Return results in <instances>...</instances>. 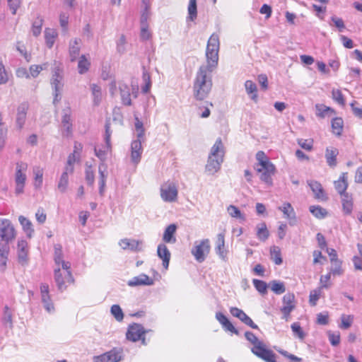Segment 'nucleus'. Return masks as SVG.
<instances>
[{
  "mask_svg": "<svg viewBox=\"0 0 362 362\" xmlns=\"http://www.w3.org/2000/svg\"><path fill=\"white\" fill-rule=\"evenodd\" d=\"M218 36L216 34H212L206 46V64L199 67L194 81L193 95L198 100L207 98L211 92L213 86L211 74L218 65Z\"/></svg>",
  "mask_w": 362,
  "mask_h": 362,
  "instance_id": "f257e3e1",
  "label": "nucleus"
},
{
  "mask_svg": "<svg viewBox=\"0 0 362 362\" xmlns=\"http://www.w3.org/2000/svg\"><path fill=\"white\" fill-rule=\"evenodd\" d=\"M225 156L224 146L221 138L216 140L211 148L205 166L206 172L209 175H214L221 169Z\"/></svg>",
  "mask_w": 362,
  "mask_h": 362,
  "instance_id": "f03ea898",
  "label": "nucleus"
},
{
  "mask_svg": "<svg viewBox=\"0 0 362 362\" xmlns=\"http://www.w3.org/2000/svg\"><path fill=\"white\" fill-rule=\"evenodd\" d=\"M51 85L54 91L53 103L55 105L61 100V93L64 87L63 69L61 64L56 61L52 71Z\"/></svg>",
  "mask_w": 362,
  "mask_h": 362,
  "instance_id": "7ed1b4c3",
  "label": "nucleus"
},
{
  "mask_svg": "<svg viewBox=\"0 0 362 362\" xmlns=\"http://www.w3.org/2000/svg\"><path fill=\"white\" fill-rule=\"evenodd\" d=\"M136 131L137 139L133 140L131 144V161L135 165H136L141 161V155L143 153L142 142H144L145 140L144 128Z\"/></svg>",
  "mask_w": 362,
  "mask_h": 362,
  "instance_id": "20e7f679",
  "label": "nucleus"
},
{
  "mask_svg": "<svg viewBox=\"0 0 362 362\" xmlns=\"http://www.w3.org/2000/svg\"><path fill=\"white\" fill-rule=\"evenodd\" d=\"M16 237V232L11 222L8 219L0 220V245L9 246Z\"/></svg>",
  "mask_w": 362,
  "mask_h": 362,
  "instance_id": "39448f33",
  "label": "nucleus"
},
{
  "mask_svg": "<svg viewBox=\"0 0 362 362\" xmlns=\"http://www.w3.org/2000/svg\"><path fill=\"white\" fill-rule=\"evenodd\" d=\"M60 264L62 265V269L56 268L54 269V281L57 284V288H64V282L60 279L62 277V275L64 276L66 282H74V279L70 270V262L62 260V262H60Z\"/></svg>",
  "mask_w": 362,
  "mask_h": 362,
  "instance_id": "423d86ee",
  "label": "nucleus"
},
{
  "mask_svg": "<svg viewBox=\"0 0 362 362\" xmlns=\"http://www.w3.org/2000/svg\"><path fill=\"white\" fill-rule=\"evenodd\" d=\"M160 197L165 202H174L177 199V187L173 182L167 181L160 188Z\"/></svg>",
  "mask_w": 362,
  "mask_h": 362,
  "instance_id": "0eeeda50",
  "label": "nucleus"
},
{
  "mask_svg": "<svg viewBox=\"0 0 362 362\" xmlns=\"http://www.w3.org/2000/svg\"><path fill=\"white\" fill-rule=\"evenodd\" d=\"M210 243L209 239H204L200 242H195L192 249V254L199 262H203L210 252Z\"/></svg>",
  "mask_w": 362,
  "mask_h": 362,
  "instance_id": "6e6552de",
  "label": "nucleus"
},
{
  "mask_svg": "<svg viewBox=\"0 0 362 362\" xmlns=\"http://www.w3.org/2000/svg\"><path fill=\"white\" fill-rule=\"evenodd\" d=\"M28 168V165L23 162L16 163L15 182H16V193L17 194L23 192L25 182L26 180L25 171Z\"/></svg>",
  "mask_w": 362,
  "mask_h": 362,
  "instance_id": "1a4fd4ad",
  "label": "nucleus"
},
{
  "mask_svg": "<svg viewBox=\"0 0 362 362\" xmlns=\"http://www.w3.org/2000/svg\"><path fill=\"white\" fill-rule=\"evenodd\" d=\"M146 330L141 325L134 323L129 326L126 336L128 340L137 341L141 340L143 344H146L144 334Z\"/></svg>",
  "mask_w": 362,
  "mask_h": 362,
  "instance_id": "9d476101",
  "label": "nucleus"
},
{
  "mask_svg": "<svg viewBox=\"0 0 362 362\" xmlns=\"http://www.w3.org/2000/svg\"><path fill=\"white\" fill-rule=\"evenodd\" d=\"M251 351L255 355L266 362H276V354L272 350L267 349L263 342L259 344V346H253Z\"/></svg>",
  "mask_w": 362,
  "mask_h": 362,
  "instance_id": "9b49d317",
  "label": "nucleus"
},
{
  "mask_svg": "<svg viewBox=\"0 0 362 362\" xmlns=\"http://www.w3.org/2000/svg\"><path fill=\"white\" fill-rule=\"evenodd\" d=\"M122 350L120 349L114 348L112 350L95 356L94 362H119L122 359Z\"/></svg>",
  "mask_w": 362,
  "mask_h": 362,
  "instance_id": "f8f14e48",
  "label": "nucleus"
},
{
  "mask_svg": "<svg viewBox=\"0 0 362 362\" xmlns=\"http://www.w3.org/2000/svg\"><path fill=\"white\" fill-rule=\"evenodd\" d=\"M256 170L258 173H261L260 179L262 181L271 184L272 183V175L275 173V166L270 162H266L264 165L256 166Z\"/></svg>",
  "mask_w": 362,
  "mask_h": 362,
  "instance_id": "ddd939ff",
  "label": "nucleus"
},
{
  "mask_svg": "<svg viewBox=\"0 0 362 362\" xmlns=\"http://www.w3.org/2000/svg\"><path fill=\"white\" fill-rule=\"evenodd\" d=\"M295 296L293 293H288L285 294L283 297V303L284 305L281 308V312L283 313L284 317L286 320H288V317L290 315V313L295 308L294 305Z\"/></svg>",
  "mask_w": 362,
  "mask_h": 362,
  "instance_id": "4468645a",
  "label": "nucleus"
},
{
  "mask_svg": "<svg viewBox=\"0 0 362 362\" xmlns=\"http://www.w3.org/2000/svg\"><path fill=\"white\" fill-rule=\"evenodd\" d=\"M40 293L43 307L48 313H53L54 311V306L49 293L48 284H42L40 285Z\"/></svg>",
  "mask_w": 362,
  "mask_h": 362,
  "instance_id": "2eb2a0df",
  "label": "nucleus"
},
{
  "mask_svg": "<svg viewBox=\"0 0 362 362\" xmlns=\"http://www.w3.org/2000/svg\"><path fill=\"white\" fill-rule=\"evenodd\" d=\"M279 210L283 212L284 217L288 221V223L290 226H294L297 223V218L296 212L291 206V204L288 202H285L281 206H279Z\"/></svg>",
  "mask_w": 362,
  "mask_h": 362,
  "instance_id": "dca6fc26",
  "label": "nucleus"
},
{
  "mask_svg": "<svg viewBox=\"0 0 362 362\" xmlns=\"http://www.w3.org/2000/svg\"><path fill=\"white\" fill-rule=\"evenodd\" d=\"M215 251L220 259L224 262L227 261L228 250L225 246V235L223 233L217 235Z\"/></svg>",
  "mask_w": 362,
  "mask_h": 362,
  "instance_id": "f3484780",
  "label": "nucleus"
},
{
  "mask_svg": "<svg viewBox=\"0 0 362 362\" xmlns=\"http://www.w3.org/2000/svg\"><path fill=\"white\" fill-rule=\"evenodd\" d=\"M29 105L26 103H21L17 108L16 124L18 129H21L26 120L27 111Z\"/></svg>",
  "mask_w": 362,
  "mask_h": 362,
  "instance_id": "a211bd4d",
  "label": "nucleus"
},
{
  "mask_svg": "<svg viewBox=\"0 0 362 362\" xmlns=\"http://www.w3.org/2000/svg\"><path fill=\"white\" fill-rule=\"evenodd\" d=\"M28 243L24 240H18L17 245V253L18 262L22 265L27 264L28 263Z\"/></svg>",
  "mask_w": 362,
  "mask_h": 362,
  "instance_id": "6ab92c4d",
  "label": "nucleus"
},
{
  "mask_svg": "<svg viewBox=\"0 0 362 362\" xmlns=\"http://www.w3.org/2000/svg\"><path fill=\"white\" fill-rule=\"evenodd\" d=\"M154 283L153 280L145 274H141L139 276L133 277L127 282V285L131 287L138 286H151Z\"/></svg>",
  "mask_w": 362,
  "mask_h": 362,
  "instance_id": "aec40b11",
  "label": "nucleus"
},
{
  "mask_svg": "<svg viewBox=\"0 0 362 362\" xmlns=\"http://www.w3.org/2000/svg\"><path fill=\"white\" fill-rule=\"evenodd\" d=\"M308 185L314 193L315 199L321 201H326L327 199V197L319 182L315 180H308Z\"/></svg>",
  "mask_w": 362,
  "mask_h": 362,
  "instance_id": "412c9836",
  "label": "nucleus"
},
{
  "mask_svg": "<svg viewBox=\"0 0 362 362\" xmlns=\"http://www.w3.org/2000/svg\"><path fill=\"white\" fill-rule=\"evenodd\" d=\"M119 90L122 105L130 106L132 104L131 99V88L124 83H119Z\"/></svg>",
  "mask_w": 362,
  "mask_h": 362,
  "instance_id": "4be33fe9",
  "label": "nucleus"
},
{
  "mask_svg": "<svg viewBox=\"0 0 362 362\" xmlns=\"http://www.w3.org/2000/svg\"><path fill=\"white\" fill-rule=\"evenodd\" d=\"M157 255L163 260V267L167 269L169 266L171 254L164 243H160L158 245Z\"/></svg>",
  "mask_w": 362,
  "mask_h": 362,
  "instance_id": "5701e85b",
  "label": "nucleus"
},
{
  "mask_svg": "<svg viewBox=\"0 0 362 362\" xmlns=\"http://www.w3.org/2000/svg\"><path fill=\"white\" fill-rule=\"evenodd\" d=\"M81 39L75 38L70 41L69 45V54L71 62H74L78 57L80 53Z\"/></svg>",
  "mask_w": 362,
  "mask_h": 362,
  "instance_id": "b1692460",
  "label": "nucleus"
},
{
  "mask_svg": "<svg viewBox=\"0 0 362 362\" xmlns=\"http://www.w3.org/2000/svg\"><path fill=\"white\" fill-rule=\"evenodd\" d=\"M177 228V225L175 223L170 224L166 227L163 235V240L164 243L173 244L176 242V238L175 235Z\"/></svg>",
  "mask_w": 362,
  "mask_h": 362,
  "instance_id": "393cba45",
  "label": "nucleus"
},
{
  "mask_svg": "<svg viewBox=\"0 0 362 362\" xmlns=\"http://www.w3.org/2000/svg\"><path fill=\"white\" fill-rule=\"evenodd\" d=\"M348 177L347 173H343L338 180L334 182V187L337 192L342 195L344 194H347L346 192V189L348 187Z\"/></svg>",
  "mask_w": 362,
  "mask_h": 362,
  "instance_id": "a878e982",
  "label": "nucleus"
},
{
  "mask_svg": "<svg viewBox=\"0 0 362 362\" xmlns=\"http://www.w3.org/2000/svg\"><path fill=\"white\" fill-rule=\"evenodd\" d=\"M1 322L6 328L12 329L13 325V312L8 305L4 306Z\"/></svg>",
  "mask_w": 362,
  "mask_h": 362,
  "instance_id": "bb28decb",
  "label": "nucleus"
},
{
  "mask_svg": "<svg viewBox=\"0 0 362 362\" xmlns=\"http://www.w3.org/2000/svg\"><path fill=\"white\" fill-rule=\"evenodd\" d=\"M64 114L62 116V126L64 128L65 131L66 132V135L69 136V134L71 132L72 129V123H71V110L69 107H67L66 109L64 110L63 111Z\"/></svg>",
  "mask_w": 362,
  "mask_h": 362,
  "instance_id": "cd10ccee",
  "label": "nucleus"
},
{
  "mask_svg": "<svg viewBox=\"0 0 362 362\" xmlns=\"http://www.w3.org/2000/svg\"><path fill=\"white\" fill-rule=\"evenodd\" d=\"M339 151L335 148H327L325 153V158L328 165L334 168L337 165V156Z\"/></svg>",
  "mask_w": 362,
  "mask_h": 362,
  "instance_id": "c85d7f7f",
  "label": "nucleus"
},
{
  "mask_svg": "<svg viewBox=\"0 0 362 362\" xmlns=\"http://www.w3.org/2000/svg\"><path fill=\"white\" fill-rule=\"evenodd\" d=\"M57 32L53 28H47L45 30V40L47 47L51 49L57 37Z\"/></svg>",
  "mask_w": 362,
  "mask_h": 362,
  "instance_id": "c756f323",
  "label": "nucleus"
},
{
  "mask_svg": "<svg viewBox=\"0 0 362 362\" xmlns=\"http://www.w3.org/2000/svg\"><path fill=\"white\" fill-rule=\"evenodd\" d=\"M9 246L0 245V272H4L6 267Z\"/></svg>",
  "mask_w": 362,
  "mask_h": 362,
  "instance_id": "7c9ffc66",
  "label": "nucleus"
},
{
  "mask_svg": "<svg viewBox=\"0 0 362 362\" xmlns=\"http://www.w3.org/2000/svg\"><path fill=\"white\" fill-rule=\"evenodd\" d=\"M119 245L123 250L136 251L139 250V242L136 240L124 238L119 241Z\"/></svg>",
  "mask_w": 362,
  "mask_h": 362,
  "instance_id": "2f4dec72",
  "label": "nucleus"
},
{
  "mask_svg": "<svg viewBox=\"0 0 362 362\" xmlns=\"http://www.w3.org/2000/svg\"><path fill=\"white\" fill-rule=\"evenodd\" d=\"M72 173H69L64 169L57 183V189L62 193H64L66 191L69 185V175Z\"/></svg>",
  "mask_w": 362,
  "mask_h": 362,
  "instance_id": "473e14b6",
  "label": "nucleus"
},
{
  "mask_svg": "<svg viewBox=\"0 0 362 362\" xmlns=\"http://www.w3.org/2000/svg\"><path fill=\"white\" fill-rule=\"evenodd\" d=\"M342 208L345 214H351L353 209L352 197L348 193L341 195Z\"/></svg>",
  "mask_w": 362,
  "mask_h": 362,
  "instance_id": "72a5a7b5",
  "label": "nucleus"
},
{
  "mask_svg": "<svg viewBox=\"0 0 362 362\" xmlns=\"http://www.w3.org/2000/svg\"><path fill=\"white\" fill-rule=\"evenodd\" d=\"M257 237L261 241H265L269 236V232L267 228V225L264 222L260 223L257 225Z\"/></svg>",
  "mask_w": 362,
  "mask_h": 362,
  "instance_id": "f704fd0d",
  "label": "nucleus"
},
{
  "mask_svg": "<svg viewBox=\"0 0 362 362\" xmlns=\"http://www.w3.org/2000/svg\"><path fill=\"white\" fill-rule=\"evenodd\" d=\"M95 156L103 162H104L107 156L109 153H111L112 151V144L111 143L105 144L104 146H103L102 148L98 149L96 147L94 148Z\"/></svg>",
  "mask_w": 362,
  "mask_h": 362,
  "instance_id": "c9c22d12",
  "label": "nucleus"
},
{
  "mask_svg": "<svg viewBox=\"0 0 362 362\" xmlns=\"http://www.w3.org/2000/svg\"><path fill=\"white\" fill-rule=\"evenodd\" d=\"M90 62L86 57V55H81L78 62V71L80 74H86L90 69Z\"/></svg>",
  "mask_w": 362,
  "mask_h": 362,
  "instance_id": "e433bc0d",
  "label": "nucleus"
},
{
  "mask_svg": "<svg viewBox=\"0 0 362 362\" xmlns=\"http://www.w3.org/2000/svg\"><path fill=\"white\" fill-rule=\"evenodd\" d=\"M245 88L246 93L250 95V98L256 101L257 98V85L250 80H247L245 83Z\"/></svg>",
  "mask_w": 362,
  "mask_h": 362,
  "instance_id": "4c0bfd02",
  "label": "nucleus"
},
{
  "mask_svg": "<svg viewBox=\"0 0 362 362\" xmlns=\"http://www.w3.org/2000/svg\"><path fill=\"white\" fill-rule=\"evenodd\" d=\"M18 220L23 228V230L27 234V236L30 238L34 232L32 223L30 221L23 216H20Z\"/></svg>",
  "mask_w": 362,
  "mask_h": 362,
  "instance_id": "58836bf2",
  "label": "nucleus"
},
{
  "mask_svg": "<svg viewBox=\"0 0 362 362\" xmlns=\"http://www.w3.org/2000/svg\"><path fill=\"white\" fill-rule=\"evenodd\" d=\"M90 89L93 98V103L95 105H98L102 100L101 88L98 85L93 83L90 85Z\"/></svg>",
  "mask_w": 362,
  "mask_h": 362,
  "instance_id": "ea45409f",
  "label": "nucleus"
},
{
  "mask_svg": "<svg viewBox=\"0 0 362 362\" xmlns=\"http://www.w3.org/2000/svg\"><path fill=\"white\" fill-rule=\"evenodd\" d=\"M310 212L317 218L322 219L327 216V211L320 206H310Z\"/></svg>",
  "mask_w": 362,
  "mask_h": 362,
  "instance_id": "a19ab883",
  "label": "nucleus"
},
{
  "mask_svg": "<svg viewBox=\"0 0 362 362\" xmlns=\"http://www.w3.org/2000/svg\"><path fill=\"white\" fill-rule=\"evenodd\" d=\"M342 262L339 259L331 262L330 273L334 276H341L344 273L341 267Z\"/></svg>",
  "mask_w": 362,
  "mask_h": 362,
  "instance_id": "79ce46f5",
  "label": "nucleus"
},
{
  "mask_svg": "<svg viewBox=\"0 0 362 362\" xmlns=\"http://www.w3.org/2000/svg\"><path fill=\"white\" fill-rule=\"evenodd\" d=\"M43 25V19L41 17H37L33 23L31 32L35 37H38L42 31Z\"/></svg>",
  "mask_w": 362,
  "mask_h": 362,
  "instance_id": "37998d69",
  "label": "nucleus"
},
{
  "mask_svg": "<svg viewBox=\"0 0 362 362\" xmlns=\"http://www.w3.org/2000/svg\"><path fill=\"white\" fill-rule=\"evenodd\" d=\"M344 122L341 118L336 117L332 121V128L334 134L341 135L343 130Z\"/></svg>",
  "mask_w": 362,
  "mask_h": 362,
  "instance_id": "c03bdc74",
  "label": "nucleus"
},
{
  "mask_svg": "<svg viewBox=\"0 0 362 362\" xmlns=\"http://www.w3.org/2000/svg\"><path fill=\"white\" fill-rule=\"evenodd\" d=\"M315 108L317 110V116L322 118L328 116L329 113H334V110L332 108L322 104H317L315 105Z\"/></svg>",
  "mask_w": 362,
  "mask_h": 362,
  "instance_id": "a18cd8bd",
  "label": "nucleus"
},
{
  "mask_svg": "<svg viewBox=\"0 0 362 362\" xmlns=\"http://www.w3.org/2000/svg\"><path fill=\"white\" fill-rule=\"evenodd\" d=\"M270 254L271 259L274 261V262L276 264L280 265L282 263L283 261L281 255V251L278 247H272L270 250Z\"/></svg>",
  "mask_w": 362,
  "mask_h": 362,
  "instance_id": "49530a36",
  "label": "nucleus"
},
{
  "mask_svg": "<svg viewBox=\"0 0 362 362\" xmlns=\"http://www.w3.org/2000/svg\"><path fill=\"white\" fill-rule=\"evenodd\" d=\"M142 79L144 83V86L141 88L142 92L144 93H147L151 89V81L149 73H148L145 69L143 71Z\"/></svg>",
  "mask_w": 362,
  "mask_h": 362,
  "instance_id": "de8ad7c7",
  "label": "nucleus"
},
{
  "mask_svg": "<svg viewBox=\"0 0 362 362\" xmlns=\"http://www.w3.org/2000/svg\"><path fill=\"white\" fill-rule=\"evenodd\" d=\"M272 291L276 294H281L284 293L286 291V288L284 284L278 281H272L270 283Z\"/></svg>",
  "mask_w": 362,
  "mask_h": 362,
  "instance_id": "09e8293b",
  "label": "nucleus"
},
{
  "mask_svg": "<svg viewBox=\"0 0 362 362\" xmlns=\"http://www.w3.org/2000/svg\"><path fill=\"white\" fill-rule=\"evenodd\" d=\"M227 211L233 218H239L243 221L245 220V216L240 212L239 209L234 205H230L227 208Z\"/></svg>",
  "mask_w": 362,
  "mask_h": 362,
  "instance_id": "8fccbe9b",
  "label": "nucleus"
},
{
  "mask_svg": "<svg viewBox=\"0 0 362 362\" xmlns=\"http://www.w3.org/2000/svg\"><path fill=\"white\" fill-rule=\"evenodd\" d=\"M321 294H322V288H317L310 291V296H309V303L312 306H315L317 305V302L319 300Z\"/></svg>",
  "mask_w": 362,
  "mask_h": 362,
  "instance_id": "3c124183",
  "label": "nucleus"
},
{
  "mask_svg": "<svg viewBox=\"0 0 362 362\" xmlns=\"http://www.w3.org/2000/svg\"><path fill=\"white\" fill-rule=\"evenodd\" d=\"M291 327L295 337L301 340L304 339L305 334L301 328L299 322H293Z\"/></svg>",
  "mask_w": 362,
  "mask_h": 362,
  "instance_id": "603ef678",
  "label": "nucleus"
},
{
  "mask_svg": "<svg viewBox=\"0 0 362 362\" xmlns=\"http://www.w3.org/2000/svg\"><path fill=\"white\" fill-rule=\"evenodd\" d=\"M80 157H77L74 153H71L67 158L66 164L64 167V170L69 173H74V164L79 159Z\"/></svg>",
  "mask_w": 362,
  "mask_h": 362,
  "instance_id": "864d4df0",
  "label": "nucleus"
},
{
  "mask_svg": "<svg viewBox=\"0 0 362 362\" xmlns=\"http://www.w3.org/2000/svg\"><path fill=\"white\" fill-rule=\"evenodd\" d=\"M341 324L339 325V327L344 329H349L354 321V316L353 315H342L341 317Z\"/></svg>",
  "mask_w": 362,
  "mask_h": 362,
  "instance_id": "5fc2aeb1",
  "label": "nucleus"
},
{
  "mask_svg": "<svg viewBox=\"0 0 362 362\" xmlns=\"http://www.w3.org/2000/svg\"><path fill=\"white\" fill-rule=\"evenodd\" d=\"M54 259L57 265H60V262L63 260L62 247L59 244H56L54 245Z\"/></svg>",
  "mask_w": 362,
  "mask_h": 362,
  "instance_id": "6e6d98bb",
  "label": "nucleus"
},
{
  "mask_svg": "<svg viewBox=\"0 0 362 362\" xmlns=\"http://www.w3.org/2000/svg\"><path fill=\"white\" fill-rule=\"evenodd\" d=\"M255 288L262 294H265L267 290V284L266 282L259 279H253Z\"/></svg>",
  "mask_w": 362,
  "mask_h": 362,
  "instance_id": "4d7b16f0",
  "label": "nucleus"
},
{
  "mask_svg": "<svg viewBox=\"0 0 362 362\" xmlns=\"http://www.w3.org/2000/svg\"><path fill=\"white\" fill-rule=\"evenodd\" d=\"M9 80V74L6 71L2 61L0 59V85L6 84Z\"/></svg>",
  "mask_w": 362,
  "mask_h": 362,
  "instance_id": "13d9d810",
  "label": "nucleus"
},
{
  "mask_svg": "<svg viewBox=\"0 0 362 362\" xmlns=\"http://www.w3.org/2000/svg\"><path fill=\"white\" fill-rule=\"evenodd\" d=\"M111 313L117 321H122L124 318L123 312L118 305H113L111 307Z\"/></svg>",
  "mask_w": 362,
  "mask_h": 362,
  "instance_id": "bf43d9fd",
  "label": "nucleus"
},
{
  "mask_svg": "<svg viewBox=\"0 0 362 362\" xmlns=\"http://www.w3.org/2000/svg\"><path fill=\"white\" fill-rule=\"evenodd\" d=\"M33 173L35 175V186L36 187H40L42 183V176L43 173L42 170L40 168H35L33 170Z\"/></svg>",
  "mask_w": 362,
  "mask_h": 362,
  "instance_id": "052dcab7",
  "label": "nucleus"
},
{
  "mask_svg": "<svg viewBox=\"0 0 362 362\" xmlns=\"http://www.w3.org/2000/svg\"><path fill=\"white\" fill-rule=\"evenodd\" d=\"M329 340L332 346H337L340 342V334L339 332H327Z\"/></svg>",
  "mask_w": 362,
  "mask_h": 362,
  "instance_id": "680f3d73",
  "label": "nucleus"
},
{
  "mask_svg": "<svg viewBox=\"0 0 362 362\" xmlns=\"http://www.w3.org/2000/svg\"><path fill=\"white\" fill-rule=\"evenodd\" d=\"M188 13L191 20H194L197 17V0H189L188 6Z\"/></svg>",
  "mask_w": 362,
  "mask_h": 362,
  "instance_id": "e2e57ef3",
  "label": "nucleus"
},
{
  "mask_svg": "<svg viewBox=\"0 0 362 362\" xmlns=\"http://www.w3.org/2000/svg\"><path fill=\"white\" fill-rule=\"evenodd\" d=\"M230 313L233 316L238 317L242 322L247 315L243 310L235 307L230 308Z\"/></svg>",
  "mask_w": 362,
  "mask_h": 362,
  "instance_id": "0e129e2a",
  "label": "nucleus"
},
{
  "mask_svg": "<svg viewBox=\"0 0 362 362\" xmlns=\"http://www.w3.org/2000/svg\"><path fill=\"white\" fill-rule=\"evenodd\" d=\"M331 273H328L326 275H322L320 277V286L319 288H328L331 286L330 283V278H331Z\"/></svg>",
  "mask_w": 362,
  "mask_h": 362,
  "instance_id": "69168bd1",
  "label": "nucleus"
},
{
  "mask_svg": "<svg viewBox=\"0 0 362 362\" xmlns=\"http://www.w3.org/2000/svg\"><path fill=\"white\" fill-rule=\"evenodd\" d=\"M85 173L87 184L92 186L94 183L95 175L93 170H92L91 166H88L86 168Z\"/></svg>",
  "mask_w": 362,
  "mask_h": 362,
  "instance_id": "338daca9",
  "label": "nucleus"
},
{
  "mask_svg": "<svg viewBox=\"0 0 362 362\" xmlns=\"http://www.w3.org/2000/svg\"><path fill=\"white\" fill-rule=\"evenodd\" d=\"M332 98L341 105H344L345 101L341 90L334 89L332 91Z\"/></svg>",
  "mask_w": 362,
  "mask_h": 362,
  "instance_id": "774afa93",
  "label": "nucleus"
}]
</instances>
